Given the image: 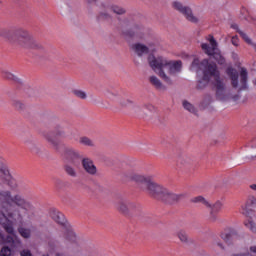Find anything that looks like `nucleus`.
Instances as JSON below:
<instances>
[{"label": "nucleus", "mask_w": 256, "mask_h": 256, "mask_svg": "<svg viewBox=\"0 0 256 256\" xmlns=\"http://www.w3.org/2000/svg\"><path fill=\"white\" fill-rule=\"evenodd\" d=\"M13 254V250L9 248V246L2 247L0 251L1 256H11Z\"/></svg>", "instance_id": "ea45409f"}, {"label": "nucleus", "mask_w": 256, "mask_h": 256, "mask_svg": "<svg viewBox=\"0 0 256 256\" xmlns=\"http://www.w3.org/2000/svg\"><path fill=\"white\" fill-rule=\"evenodd\" d=\"M231 43H232V45H234L235 47H239V37H237V36L232 37Z\"/></svg>", "instance_id": "09e8293b"}, {"label": "nucleus", "mask_w": 256, "mask_h": 256, "mask_svg": "<svg viewBox=\"0 0 256 256\" xmlns=\"http://www.w3.org/2000/svg\"><path fill=\"white\" fill-rule=\"evenodd\" d=\"M203 68V77L200 81H198L197 89L203 90L209 83H211L212 88L215 91H219V89H225L227 87V79L225 76L221 75L219 69H217V64L209 63V60H202Z\"/></svg>", "instance_id": "20e7f679"}, {"label": "nucleus", "mask_w": 256, "mask_h": 256, "mask_svg": "<svg viewBox=\"0 0 256 256\" xmlns=\"http://www.w3.org/2000/svg\"><path fill=\"white\" fill-rule=\"evenodd\" d=\"M82 167L84 171L88 173V175H97V167L93 163V160H91L90 158L82 159Z\"/></svg>", "instance_id": "4468645a"}, {"label": "nucleus", "mask_w": 256, "mask_h": 256, "mask_svg": "<svg viewBox=\"0 0 256 256\" xmlns=\"http://www.w3.org/2000/svg\"><path fill=\"white\" fill-rule=\"evenodd\" d=\"M222 239L227 243L228 245H231L233 243V235L232 234H222Z\"/></svg>", "instance_id": "79ce46f5"}, {"label": "nucleus", "mask_w": 256, "mask_h": 256, "mask_svg": "<svg viewBox=\"0 0 256 256\" xmlns=\"http://www.w3.org/2000/svg\"><path fill=\"white\" fill-rule=\"evenodd\" d=\"M105 97H107V99H110V101H113L115 99H117V97H119V92L118 91H112L110 89H106L104 92Z\"/></svg>", "instance_id": "72a5a7b5"}, {"label": "nucleus", "mask_w": 256, "mask_h": 256, "mask_svg": "<svg viewBox=\"0 0 256 256\" xmlns=\"http://www.w3.org/2000/svg\"><path fill=\"white\" fill-rule=\"evenodd\" d=\"M31 209L33 204L21 194L13 195L9 190H0V225L9 235H15L13 223H23Z\"/></svg>", "instance_id": "f257e3e1"}, {"label": "nucleus", "mask_w": 256, "mask_h": 256, "mask_svg": "<svg viewBox=\"0 0 256 256\" xmlns=\"http://www.w3.org/2000/svg\"><path fill=\"white\" fill-rule=\"evenodd\" d=\"M72 95H74V97H77V99H82L83 101L87 99V92L80 89L72 90Z\"/></svg>", "instance_id": "473e14b6"}, {"label": "nucleus", "mask_w": 256, "mask_h": 256, "mask_svg": "<svg viewBox=\"0 0 256 256\" xmlns=\"http://www.w3.org/2000/svg\"><path fill=\"white\" fill-rule=\"evenodd\" d=\"M250 189H252L253 191H256V184L250 185Z\"/></svg>", "instance_id": "5fc2aeb1"}, {"label": "nucleus", "mask_w": 256, "mask_h": 256, "mask_svg": "<svg viewBox=\"0 0 256 256\" xmlns=\"http://www.w3.org/2000/svg\"><path fill=\"white\" fill-rule=\"evenodd\" d=\"M19 233L24 239H29V237H31V230L27 228H20Z\"/></svg>", "instance_id": "4c0bfd02"}, {"label": "nucleus", "mask_w": 256, "mask_h": 256, "mask_svg": "<svg viewBox=\"0 0 256 256\" xmlns=\"http://www.w3.org/2000/svg\"><path fill=\"white\" fill-rule=\"evenodd\" d=\"M173 7L176 9V11L182 13V15L185 16L187 21H190V23H199V18L193 15V10H191V8L183 6L181 2H173Z\"/></svg>", "instance_id": "9d476101"}, {"label": "nucleus", "mask_w": 256, "mask_h": 256, "mask_svg": "<svg viewBox=\"0 0 256 256\" xmlns=\"http://www.w3.org/2000/svg\"><path fill=\"white\" fill-rule=\"evenodd\" d=\"M135 207H137V205L135 203H133L125 198L118 200V202L116 203V209L120 213H123L124 215H128L129 209H135Z\"/></svg>", "instance_id": "f8f14e48"}, {"label": "nucleus", "mask_w": 256, "mask_h": 256, "mask_svg": "<svg viewBox=\"0 0 256 256\" xmlns=\"http://www.w3.org/2000/svg\"><path fill=\"white\" fill-rule=\"evenodd\" d=\"M1 75L3 79H6V81H13L14 83H23L21 78L17 77V75L13 74L11 71L7 69H2Z\"/></svg>", "instance_id": "dca6fc26"}, {"label": "nucleus", "mask_w": 256, "mask_h": 256, "mask_svg": "<svg viewBox=\"0 0 256 256\" xmlns=\"http://www.w3.org/2000/svg\"><path fill=\"white\" fill-rule=\"evenodd\" d=\"M185 197H187V194L185 193L175 194L166 189L162 201H164V203H169L170 205H173L175 203H179V201H183Z\"/></svg>", "instance_id": "9b49d317"}, {"label": "nucleus", "mask_w": 256, "mask_h": 256, "mask_svg": "<svg viewBox=\"0 0 256 256\" xmlns=\"http://www.w3.org/2000/svg\"><path fill=\"white\" fill-rule=\"evenodd\" d=\"M20 256H33V254L31 253V250L23 249L22 251H20Z\"/></svg>", "instance_id": "de8ad7c7"}, {"label": "nucleus", "mask_w": 256, "mask_h": 256, "mask_svg": "<svg viewBox=\"0 0 256 256\" xmlns=\"http://www.w3.org/2000/svg\"><path fill=\"white\" fill-rule=\"evenodd\" d=\"M89 1V3H95V1H97V0H88Z\"/></svg>", "instance_id": "052dcab7"}, {"label": "nucleus", "mask_w": 256, "mask_h": 256, "mask_svg": "<svg viewBox=\"0 0 256 256\" xmlns=\"http://www.w3.org/2000/svg\"><path fill=\"white\" fill-rule=\"evenodd\" d=\"M55 256H65L63 253H56Z\"/></svg>", "instance_id": "bf43d9fd"}, {"label": "nucleus", "mask_w": 256, "mask_h": 256, "mask_svg": "<svg viewBox=\"0 0 256 256\" xmlns=\"http://www.w3.org/2000/svg\"><path fill=\"white\" fill-rule=\"evenodd\" d=\"M215 95L216 99L222 103H228V101H239V99H241L239 94H231V90L227 89V86L216 90Z\"/></svg>", "instance_id": "6e6552de"}, {"label": "nucleus", "mask_w": 256, "mask_h": 256, "mask_svg": "<svg viewBox=\"0 0 256 256\" xmlns=\"http://www.w3.org/2000/svg\"><path fill=\"white\" fill-rule=\"evenodd\" d=\"M216 245L220 247V249H225V247H223V244L221 242H217Z\"/></svg>", "instance_id": "603ef678"}, {"label": "nucleus", "mask_w": 256, "mask_h": 256, "mask_svg": "<svg viewBox=\"0 0 256 256\" xmlns=\"http://www.w3.org/2000/svg\"><path fill=\"white\" fill-rule=\"evenodd\" d=\"M0 37L13 47L26 51H45V46L37 41L31 32L25 28L0 27Z\"/></svg>", "instance_id": "f03ea898"}, {"label": "nucleus", "mask_w": 256, "mask_h": 256, "mask_svg": "<svg viewBox=\"0 0 256 256\" xmlns=\"http://www.w3.org/2000/svg\"><path fill=\"white\" fill-rule=\"evenodd\" d=\"M12 247L17 248V247H21V239H19V237L14 236V241L12 242Z\"/></svg>", "instance_id": "49530a36"}, {"label": "nucleus", "mask_w": 256, "mask_h": 256, "mask_svg": "<svg viewBox=\"0 0 256 256\" xmlns=\"http://www.w3.org/2000/svg\"><path fill=\"white\" fill-rule=\"evenodd\" d=\"M250 157L251 159H255L256 157V139H254L251 143H250Z\"/></svg>", "instance_id": "e433bc0d"}, {"label": "nucleus", "mask_w": 256, "mask_h": 256, "mask_svg": "<svg viewBox=\"0 0 256 256\" xmlns=\"http://www.w3.org/2000/svg\"><path fill=\"white\" fill-rule=\"evenodd\" d=\"M118 104L120 105V107L127 108L131 107V105H134V102L131 99L121 98L118 100Z\"/></svg>", "instance_id": "c9c22d12"}, {"label": "nucleus", "mask_w": 256, "mask_h": 256, "mask_svg": "<svg viewBox=\"0 0 256 256\" xmlns=\"http://www.w3.org/2000/svg\"><path fill=\"white\" fill-rule=\"evenodd\" d=\"M132 175H135V172L124 171V172L121 173V177L123 179H126V181H133V177H131Z\"/></svg>", "instance_id": "58836bf2"}, {"label": "nucleus", "mask_w": 256, "mask_h": 256, "mask_svg": "<svg viewBox=\"0 0 256 256\" xmlns=\"http://www.w3.org/2000/svg\"><path fill=\"white\" fill-rule=\"evenodd\" d=\"M233 256H248L247 254H235Z\"/></svg>", "instance_id": "13d9d810"}, {"label": "nucleus", "mask_w": 256, "mask_h": 256, "mask_svg": "<svg viewBox=\"0 0 256 256\" xmlns=\"http://www.w3.org/2000/svg\"><path fill=\"white\" fill-rule=\"evenodd\" d=\"M250 251H251L252 253H256V246H251V247H250Z\"/></svg>", "instance_id": "864d4df0"}, {"label": "nucleus", "mask_w": 256, "mask_h": 256, "mask_svg": "<svg viewBox=\"0 0 256 256\" xmlns=\"http://www.w3.org/2000/svg\"><path fill=\"white\" fill-rule=\"evenodd\" d=\"M148 65H150L152 71L161 77L165 83H168V85H171L173 81L171 77L165 73V69H168V73L172 77L181 73L183 69V62L180 60H170L163 56L155 57L153 54L148 56Z\"/></svg>", "instance_id": "7ed1b4c3"}, {"label": "nucleus", "mask_w": 256, "mask_h": 256, "mask_svg": "<svg viewBox=\"0 0 256 256\" xmlns=\"http://www.w3.org/2000/svg\"><path fill=\"white\" fill-rule=\"evenodd\" d=\"M50 217L51 219H53V221H55V223H58V225H65V223H67L65 215L57 210H52L50 213Z\"/></svg>", "instance_id": "a211bd4d"}, {"label": "nucleus", "mask_w": 256, "mask_h": 256, "mask_svg": "<svg viewBox=\"0 0 256 256\" xmlns=\"http://www.w3.org/2000/svg\"><path fill=\"white\" fill-rule=\"evenodd\" d=\"M79 143L85 147H95V142H93L91 138L85 136L80 138Z\"/></svg>", "instance_id": "f704fd0d"}, {"label": "nucleus", "mask_w": 256, "mask_h": 256, "mask_svg": "<svg viewBox=\"0 0 256 256\" xmlns=\"http://www.w3.org/2000/svg\"><path fill=\"white\" fill-rule=\"evenodd\" d=\"M68 237H70V241H75L76 234L73 231L68 232Z\"/></svg>", "instance_id": "8fccbe9b"}, {"label": "nucleus", "mask_w": 256, "mask_h": 256, "mask_svg": "<svg viewBox=\"0 0 256 256\" xmlns=\"http://www.w3.org/2000/svg\"><path fill=\"white\" fill-rule=\"evenodd\" d=\"M145 109H148V111H153L154 108L153 105H145L141 110V107H139L138 105L134 106L135 113H138V115H141V113H143L144 117H149V114L145 112Z\"/></svg>", "instance_id": "c85d7f7f"}, {"label": "nucleus", "mask_w": 256, "mask_h": 256, "mask_svg": "<svg viewBox=\"0 0 256 256\" xmlns=\"http://www.w3.org/2000/svg\"><path fill=\"white\" fill-rule=\"evenodd\" d=\"M176 236L181 241V243H184L185 245H188V243H191V239H189V234H187L186 231L180 230L176 233Z\"/></svg>", "instance_id": "bb28decb"}, {"label": "nucleus", "mask_w": 256, "mask_h": 256, "mask_svg": "<svg viewBox=\"0 0 256 256\" xmlns=\"http://www.w3.org/2000/svg\"><path fill=\"white\" fill-rule=\"evenodd\" d=\"M144 33H145V27H143L141 23H134L130 28L131 37H138V39H143Z\"/></svg>", "instance_id": "2eb2a0df"}, {"label": "nucleus", "mask_w": 256, "mask_h": 256, "mask_svg": "<svg viewBox=\"0 0 256 256\" xmlns=\"http://www.w3.org/2000/svg\"><path fill=\"white\" fill-rule=\"evenodd\" d=\"M13 241H15V237H13V236H7L6 237V243H11V245H12Z\"/></svg>", "instance_id": "3c124183"}, {"label": "nucleus", "mask_w": 256, "mask_h": 256, "mask_svg": "<svg viewBox=\"0 0 256 256\" xmlns=\"http://www.w3.org/2000/svg\"><path fill=\"white\" fill-rule=\"evenodd\" d=\"M213 101H214L213 95L205 94L202 101L200 102V109H209Z\"/></svg>", "instance_id": "5701e85b"}, {"label": "nucleus", "mask_w": 256, "mask_h": 256, "mask_svg": "<svg viewBox=\"0 0 256 256\" xmlns=\"http://www.w3.org/2000/svg\"><path fill=\"white\" fill-rule=\"evenodd\" d=\"M203 61L200 63L199 59L195 58L190 66L191 71H195L196 73H199V71L203 72Z\"/></svg>", "instance_id": "cd10ccee"}, {"label": "nucleus", "mask_w": 256, "mask_h": 256, "mask_svg": "<svg viewBox=\"0 0 256 256\" xmlns=\"http://www.w3.org/2000/svg\"><path fill=\"white\" fill-rule=\"evenodd\" d=\"M130 177H132V181H135L136 183H142V184L146 185V187L149 184V182L151 181L150 177H147V176L141 175V174H137V173L132 174Z\"/></svg>", "instance_id": "412c9836"}, {"label": "nucleus", "mask_w": 256, "mask_h": 256, "mask_svg": "<svg viewBox=\"0 0 256 256\" xmlns=\"http://www.w3.org/2000/svg\"><path fill=\"white\" fill-rule=\"evenodd\" d=\"M102 16H103V17H106V18H107V17H111V15H109V14H107V13L102 14Z\"/></svg>", "instance_id": "4d7b16f0"}, {"label": "nucleus", "mask_w": 256, "mask_h": 256, "mask_svg": "<svg viewBox=\"0 0 256 256\" xmlns=\"http://www.w3.org/2000/svg\"><path fill=\"white\" fill-rule=\"evenodd\" d=\"M190 203H202L206 207H211V204L203 196H196L190 199Z\"/></svg>", "instance_id": "7c9ffc66"}, {"label": "nucleus", "mask_w": 256, "mask_h": 256, "mask_svg": "<svg viewBox=\"0 0 256 256\" xmlns=\"http://www.w3.org/2000/svg\"><path fill=\"white\" fill-rule=\"evenodd\" d=\"M26 143L31 151H33L34 153H39V147L37 146V144L33 142H26Z\"/></svg>", "instance_id": "37998d69"}, {"label": "nucleus", "mask_w": 256, "mask_h": 256, "mask_svg": "<svg viewBox=\"0 0 256 256\" xmlns=\"http://www.w3.org/2000/svg\"><path fill=\"white\" fill-rule=\"evenodd\" d=\"M209 208L211 209V219H212V221H216L217 216H215V213H219V211H221V209H223V202L216 201Z\"/></svg>", "instance_id": "4be33fe9"}, {"label": "nucleus", "mask_w": 256, "mask_h": 256, "mask_svg": "<svg viewBox=\"0 0 256 256\" xmlns=\"http://www.w3.org/2000/svg\"><path fill=\"white\" fill-rule=\"evenodd\" d=\"M13 107L17 109L18 111H23L25 109V104L19 100H14L13 101Z\"/></svg>", "instance_id": "a19ab883"}, {"label": "nucleus", "mask_w": 256, "mask_h": 256, "mask_svg": "<svg viewBox=\"0 0 256 256\" xmlns=\"http://www.w3.org/2000/svg\"><path fill=\"white\" fill-rule=\"evenodd\" d=\"M180 163L182 165H190L191 164V158L187 157V156H182L180 158Z\"/></svg>", "instance_id": "a18cd8bd"}, {"label": "nucleus", "mask_w": 256, "mask_h": 256, "mask_svg": "<svg viewBox=\"0 0 256 256\" xmlns=\"http://www.w3.org/2000/svg\"><path fill=\"white\" fill-rule=\"evenodd\" d=\"M231 28L235 29V31H237V33H239V35L242 37V39H244V41H246L248 43V45H251V47H253L256 50L255 42H253L251 40V38H249V36L245 32H243L241 29H239V25L232 24Z\"/></svg>", "instance_id": "6ab92c4d"}, {"label": "nucleus", "mask_w": 256, "mask_h": 256, "mask_svg": "<svg viewBox=\"0 0 256 256\" xmlns=\"http://www.w3.org/2000/svg\"><path fill=\"white\" fill-rule=\"evenodd\" d=\"M44 139L55 151H59V139H75V134L73 132H65L61 126H56L54 131L44 134Z\"/></svg>", "instance_id": "39448f33"}, {"label": "nucleus", "mask_w": 256, "mask_h": 256, "mask_svg": "<svg viewBox=\"0 0 256 256\" xmlns=\"http://www.w3.org/2000/svg\"><path fill=\"white\" fill-rule=\"evenodd\" d=\"M109 9L115 15H125L127 13V8L119 4H112Z\"/></svg>", "instance_id": "b1692460"}, {"label": "nucleus", "mask_w": 256, "mask_h": 256, "mask_svg": "<svg viewBox=\"0 0 256 256\" xmlns=\"http://www.w3.org/2000/svg\"><path fill=\"white\" fill-rule=\"evenodd\" d=\"M208 41L210 45L207 43H202L201 48L206 53V55H213L215 51H217V41L212 35L209 36Z\"/></svg>", "instance_id": "ddd939ff"}, {"label": "nucleus", "mask_w": 256, "mask_h": 256, "mask_svg": "<svg viewBox=\"0 0 256 256\" xmlns=\"http://www.w3.org/2000/svg\"><path fill=\"white\" fill-rule=\"evenodd\" d=\"M249 207H256L255 196H249L248 200L246 201V204L242 207L244 215H249Z\"/></svg>", "instance_id": "393cba45"}, {"label": "nucleus", "mask_w": 256, "mask_h": 256, "mask_svg": "<svg viewBox=\"0 0 256 256\" xmlns=\"http://www.w3.org/2000/svg\"><path fill=\"white\" fill-rule=\"evenodd\" d=\"M182 105L186 111H189V113H192L193 115H197V108H195L189 101L184 100Z\"/></svg>", "instance_id": "2f4dec72"}, {"label": "nucleus", "mask_w": 256, "mask_h": 256, "mask_svg": "<svg viewBox=\"0 0 256 256\" xmlns=\"http://www.w3.org/2000/svg\"><path fill=\"white\" fill-rule=\"evenodd\" d=\"M226 75H228L231 85L234 89H247V79L248 73L247 69L241 68L240 71V80H239V72L237 69L229 67L226 70Z\"/></svg>", "instance_id": "423d86ee"}, {"label": "nucleus", "mask_w": 256, "mask_h": 256, "mask_svg": "<svg viewBox=\"0 0 256 256\" xmlns=\"http://www.w3.org/2000/svg\"><path fill=\"white\" fill-rule=\"evenodd\" d=\"M246 227H247V229H249L250 231H252V233H256L255 222L249 220L248 223H246Z\"/></svg>", "instance_id": "c03bdc74"}, {"label": "nucleus", "mask_w": 256, "mask_h": 256, "mask_svg": "<svg viewBox=\"0 0 256 256\" xmlns=\"http://www.w3.org/2000/svg\"><path fill=\"white\" fill-rule=\"evenodd\" d=\"M218 63H220V65H223V63H225V59L221 58Z\"/></svg>", "instance_id": "6e6d98bb"}, {"label": "nucleus", "mask_w": 256, "mask_h": 256, "mask_svg": "<svg viewBox=\"0 0 256 256\" xmlns=\"http://www.w3.org/2000/svg\"><path fill=\"white\" fill-rule=\"evenodd\" d=\"M0 177H2V179L11 178V173H9V169L7 168V165H5L3 162H0Z\"/></svg>", "instance_id": "c756f323"}, {"label": "nucleus", "mask_w": 256, "mask_h": 256, "mask_svg": "<svg viewBox=\"0 0 256 256\" xmlns=\"http://www.w3.org/2000/svg\"><path fill=\"white\" fill-rule=\"evenodd\" d=\"M131 49L138 57H143V55H147L152 51H155V43L153 42H147L146 44L135 43L132 45Z\"/></svg>", "instance_id": "1a4fd4ad"}, {"label": "nucleus", "mask_w": 256, "mask_h": 256, "mask_svg": "<svg viewBox=\"0 0 256 256\" xmlns=\"http://www.w3.org/2000/svg\"><path fill=\"white\" fill-rule=\"evenodd\" d=\"M254 24L256 25V20H254Z\"/></svg>", "instance_id": "0e129e2a"}, {"label": "nucleus", "mask_w": 256, "mask_h": 256, "mask_svg": "<svg viewBox=\"0 0 256 256\" xmlns=\"http://www.w3.org/2000/svg\"><path fill=\"white\" fill-rule=\"evenodd\" d=\"M166 191L167 188L152 180H150V182H148V184L146 185V193H148V195H150V197H153L154 199H160L161 201H163V197Z\"/></svg>", "instance_id": "0eeeda50"}, {"label": "nucleus", "mask_w": 256, "mask_h": 256, "mask_svg": "<svg viewBox=\"0 0 256 256\" xmlns=\"http://www.w3.org/2000/svg\"><path fill=\"white\" fill-rule=\"evenodd\" d=\"M253 84L256 86V77L253 79Z\"/></svg>", "instance_id": "680f3d73"}, {"label": "nucleus", "mask_w": 256, "mask_h": 256, "mask_svg": "<svg viewBox=\"0 0 256 256\" xmlns=\"http://www.w3.org/2000/svg\"><path fill=\"white\" fill-rule=\"evenodd\" d=\"M3 3V1L0 0V5Z\"/></svg>", "instance_id": "e2e57ef3"}, {"label": "nucleus", "mask_w": 256, "mask_h": 256, "mask_svg": "<svg viewBox=\"0 0 256 256\" xmlns=\"http://www.w3.org/2000/svg\"><path fill=\"white\" fill-rule=\"evenodd\" d=\"M64 158L70 159L71 161H75V159H79V152L75 151L73 148L66 147L64 149Z\"/></svg>", "instance_id": "aec40b11"}, {"label": "nucleus", "mask_w": 256, "mask_h": 256, "mask_svg": "<svg viewBox=\"0 0 256 256\" xmlns=\"http://www.w3.org/2000/svg\"><path fill=\"white\" fill-rule=\"evenodd\" d=\"M149 81H150L151 85H154L158 91H166L167 90V88H165V86L163 85L161 80H159V78H157V76H151L149 78Z\"/></svg>", "instance_id": "a878e982"}, {"label": "nucleus", "mask_w": 256, "mask_h": 256, "mask_svg": "<svg viewBox=\"0 0 256 256\" xmlns=\"http://www.w3.org/2000/svg\"><path fill=\"white\" fill-rule=\"evenodd\" d=\"M63 169H64V173H66V175H68V177H72V179H77V177H79V172H77V168H75V166H73V164L66 163L63 166Z\"/></svg>", "instance_id": "f3484780"}]
</instances>
